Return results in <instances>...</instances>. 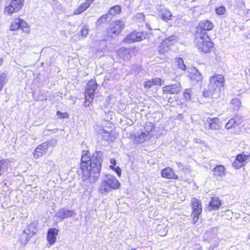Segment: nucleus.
Here are the masks:
<instances>
[{"label":"nucleus","instance_id":"nucleus-31","mask_svg":"<svg viewBox=\"0 0 250 250\" xmlns=\"http://www.w3.org/2000/svg\"><path fill=\"white\" fill-rule=\"evenodd\" d=\"M183 96L186 100H190L194 96L193 90L191 89H186L183 93Z\"/></svg>","mask_w":250,"mask_h":250},{"label":"nucleus","instance_id":"nucleus-25","mask_svg":"<svg viewBox=\"0 0 250 250\" xmlns=\"http://www.w3.org/2000/svg\"><path fill=\"white\" fill-rule=\"evenodd\" d=\"M199 26L201 29L204 31H209L211 30L214 26L213 24L208 20L201 21Z\"/></svg>","mask_w":250,"mask_h":250},{"label":"nucleus","instance_id":"nucleus-1","mask_svg":"<svg viewBox=\"0 0 250 250\" xmlns=\"http://www.w3.org/2000/svg\"><path fill=\"white\" fill-rule=\"evenodd\" d=\"M103 152L101 151L93 153L91 157L86 155L81 158L82 178L83 182L88 179L90 183H95L100 175L101 164L103 162Z\"/></svg>","mask_w":250,"mask_h":250},{"label":"nucleus","instance_id":"nucleus-10","mask_svg":"<svg viewBox=\"0 0 250 250\" xmlns=\"http://www.w3.org/2000/svg\"><path fill=\"white\" fill-rule=\"evenodd\" d=\"M50 146L49 142H44L41 145L38 146L35 149L34 153V157L35 159H38L45 154Z\"/></svg>","mask_w":250,"mask_h":250},{"label":"nucleus","instance_id":"nucleus-6","mask_svg":"<svg viewBox=\"0 0 250 250\" xmlns=\"http://www.w3.org/2000/svg\"><path fill=\"white\" fill-rule=\"evenodd\" d=\"M250 156V154H245L244 152L237 154L232 163V167L235 169H239L244 167Z\"/></svg>","mask_w":250,"mask_h":250},{"label":"nucleus","instance_id":"nucleus-11","mask_svg":"<svg viewBox=\"0 0 250 250\" xmlns=\"http://www.w3.org/2000/svg\"><path fill=\"white\" fill-rule=\"evenodd\" d=\"M125 23L121 21L118 20L112 22L110 25V32L115 35H118L124 28Z\"/></svg>","mask_w":250,"mask_h":250},{"label":"nucleus","instance_id":"nucleus-26","mask_svg":"<svg viewBox=\"0 0 250 250\" xmlns=\"http://www.w3.org/2000/svg\"><path fill=\"white\" fill-rule=\"evenodd\" d=\"M149 139H150L149 137L143 131L138 132L135 137V141L140 144L143 143Z\"/></svg>","mask_w":250,"mask_h":250},{"label":"nucleus","instance_id":"nucleus-53","mask_svg":"<svg viewBox=\"0 0 250 250\" xmlns=\"http://www.w3.org/2000/svg\"><path fill=\"white\" fill-rule=\"evenodd\" d=\"M3 62V59L1 58H0V66L2 64Z\"/></svg>","mask_w":250,"mask_h":250},{"label":"nucleus","instance_id":"nucleus-21","mask_svg":"<svg viewBox=\"0 0 250 250\" xmlns=\"http://www.w3.org/2000/svg\"><path fill=\"white\" fill-rule=\"evenodd\" d=\"M221 205V202L218 197H212L211 201L209 203L208 209L209 211L217 210L220 207Z\"/></svg>","mask_w":250,"mask_h":250},{"label":"nucleus","instance_id":"nucleus-4","mask_svg":"<svg viewBox=\"0 0 250 250\" xmlns=\"http://www.w3.org/2000/svg\"><path fill=\"white\" fill-rule=\"evenodd\" d=\"M196 44L199 51L207 53L210 51L213 46V43L207 34L196 35Z\"/></svg>","mask_w":250,"mask_h":250},{"label":"nucleus","instance_id":"nucleus-27","mask_svg":"<svg viewBox=\"0 0 250 250\" xmlns=\"http://www.w3.org/2000/svg\"><path fill=\"white\" fill-rule=\"evenodd\" d=\"M10 161L8 159H2L0 161V176L8 169Z\"/></svg>","mask_w":250,"mask_h":250},{"label":"nucleus","instance_id":"nucleus-7","mask_svg":"<svg viewBox=\"0 0 250 250\" xmlns=\"http://www.w3.org/2000/svg\"><path fill=\"white\" fill-rule=\"evenodd\" d=\"M34 224H30L27 228L25 229L21 236V243L24 246L30 238L36 233Z\"/></svg>","mask_w":250,"mask_h":250},{"label":"nucleus","instance_id":"nucleus-23","mask_svg":"<svg viewBox=\"0 0 250 250\" xmlns=\"http://www.w3.org/2000/svg\"><path fill=\"white\" fill-rule=\"evenodd\" d=\"M171 45L170 41L166 39L162 42L158 46V52L160 54H164L168 51L169 49V46Z\"/></svg>","mask_w":250,"mask_h":250},{"label":"nucleus","instance_id":"nucleus-22","mask_svg":"<svg viewBox=\"0 0 250 250\" xmlns=\"http://www.w3.org/2000/svg\"><path fill=\"white\" fill-rule=\"evenodd\" d=\"M112 130L106 127H103L98 131V133L102 137L103 139L106 141H111L112 138L111 136Z\"/></svg>","mask_w":250,"mask_h":250},{"label":"nucleus","instance_id":"nucleus-45","mask_svg":"<svg viewBox=\"0 0 250 250\" xmlns=\"http://www.w3.org/2000/svg\"><path fill=\"white\" fill-rule=\"evenodd\" d=\"M153 85H161L162 84V80L159 78H155L152 79Z\"/></svg>","mask_w":250,"mask_h":250},{"label":"nucleus","instance_id":"nucleus-19","mask_svg":"<svg viewBox=\"0 0 250 250\" xmlns=\"http://www.w3.org/2000/svg\"><path fill=\"white\" fill-rule=\"evenodd\" d=\"M192 214H201L202 211L201 203L197 199L193 198L191 200Z\"/></svg>","mask_w":250,"mask_h":250},{"label":"nucleus","instance_id":"nucleus-5","mask_svg":"<svg viewBox=\"0 0 250 250\" xmlns=\"http://www.w3.org/2000/svg\"><path fill=\"white\" fill-rule=\"evenodd\" d=\"M24 0H12L10 4L6 6L4 9V13L8 15H11L21 9L23 6Z\"/></svg>","mask_w":250,"mask_h":250},{"label":"nucleus","instance_id":"nucleus-44","mask_svg":"<svg viewBox=\"0 0 250 250\" xmlns=\"http://www.w3.org/2000/svg\"><path fill=\"white\" fill-rule=\"evenodd\" d=\"M57 115L59 118L63 119L68 118V114L67 113H62L59 111H57Z\"/></svg>","mask_w":250,"mask_h":250},{"label":"nucleus","instance_id":"nucleus-49","mask_svg":"<svg viewBox=\"0 0 250 250\" xmlns=\"http://www.w3.org/2000/svg\"><path fill=\"white\" fill-rule=\"evenodd\" d=\"M193 142L196 144H203V141L198 138H194L193 139Z\"/></svg>","mask_w":250,"mask_h":250},{"label":"nucleus","instance_id":"nucleus-48","mask_svg":"<svg viewBox=\"0 0 250 250\" xmlns=\"http://www.w3.org/2000/svg\"><path fill=\"white\" fill-rule=\"evenodd\" d=\"M193 216V224H195L198 220L199 219V216L200 215V214H192Z\"/></svg>","mask_w":250,"mask_h":250},{"label":"nucleus","instance_id":"nucleus-50","mask_svg":"<svg viewBox=\"0 0 250 250\" xmlns=\"http://www.w3.org/2000/svg\"><path fill=\"white\" fill-rule=\"evenodd\" d=\"M110 162L111 164L110 166H114L115 167L116 165V160L114 158L111 159Z\"/></svg>","mask_w":250,"mask_h":250},{"label":"nucleus","instance_id":"nucleus-17","mask_svg":"<svg viewBox=\"0 0 250 250\" xmlns=\"http://www.w3.org/2000/svg\"><path fill=\"white\" fill-rule=\"evenodd\" d=\"M94 0H86L84 2L81 3L80 6L73 12L74 15H77L81 14L87 9L94 2Z\"/></svg>","mask_w":250,"mask_h":250},{"label":"nucleus","instance_id":"nucleus-8","mask_svg":"<svg viewBox=\"0 0 250 250\" xmlns=\"http://www.w3.org/2000/svg\"><path fill=\"white\" fill-rule=\"evenodd\" d=\"M97 87V84L95 81L90 80L88 82L85 87L84 95L88 97V100H93L95 96V91Z\"/></svg>","mask_w":250,"mask_h":250},{"label":"nucleus","instance_id":"nucleus-13","mask_svg":"<svg viewBox=\"0 0 250 250\" xmlns=\"http://www.w3.org/2000/svg\"><path fill=\"white\" fill-rule=\"evenodd\" d=\"M59 230L55 228L49 229L47 231L46 240L50 246L53 245L56 241V236L58 234Z\"/></svg>","mask_w":250,"mask_h":250},{"label":"nucleus","instance_id":"nucleus-34","mask_svg":"<svg viewBox=\"0 0 250 250\" xmlns=\"http://www.w3.org/2000/svg\"><path fill=\"white\" fill-rule=\"evenodd\" d=\"M175 63L178 65V67L182 70H185L186 69V66L184 63L183 60L182 58H176Z\"/></svg>","mask_w":250,"mask_h":250},{"label":"nucleus","instance_id":"nucleus-9","mask_svg":"<svg viewBox=\"0 0 250 250\" xmlns=\"http://www.w3.org/2000/svg\"><path fill=\"white\" fill-rule=\"evenodd\" d=\"M145 38V36L143 33L133 32L127 36L125 41L127 43H131L142 41Z\"/></svg>","mask_w":250,"mask_h":250},{"label":"nucleus","instance_id":"nucleus-28","mask_svg":"<svg viewBox=\"0 0 250 250\" xmlns=\"http://www.w3.org/2000/svg\"><path fill=\"white\" fill-rule=\"evenodd\" d=\"M129 50L127 48L121 49L119 53L124 61H128L131 57Z\"/></svg>","mask_w":250,"mask_h":250},{"label":"nucleus","instance_id":"nucleus-16","mask_svg":"<svg viewBox=\"0 0 250 250\" xmlns=\"http://www.w3.org/2000/svg\"><path fill=\"white\" fill-rule=\"evenodd\" d=\"M163 177L169 179H177L178 176L175 173L173 170L170 167H167L161 171Z\"/></svg>","mask_w":250,"mask_h":250},{"label":"nucleus","instance_id":"nucleus-30","mask_svg":"<svg viewBox=\"0 0 250 250\" xmlns=\"http://www.w3.org/2000/svg\"><path fill=\"white\" fill-rule=\"evenodd\" d=\"M19 24L20 25V29H21L23 32L27 34L30 33V27L24 20L21 19V21Z\"/></svg>","mask_w":250,"mask_h":250},{"label":"nucleus","instance_id":"nucleus-54","mask_svg":"<svg viewBox=\"0 0 250 250\" xmlns=\"http://www.w3.org/2000/svg\"><path fill=\"white\" fill-rule=\"evenodd\" d=\"M146 27H147L148 29H150V30H151V28H150V26H149L148 24H146Z\"/></svg>","mask_w":250,"mask_h":250},{"label":"nucleus","instance_id":"nucleus-40","mask_svg":"<svg viewBox=\"0 0 250 250\" xmlns=\"http://www.w3.org/2000/svg\"><path fill=\"white\" fill-rule=\"evenodd\" d=\"M216 13L218 15H222L225 14L226 8L223 6H221L215 9Z\"/></svg>","mask_w":250,"mask_h":250},{"label":"nucleus","instance_id":"nucleus-35","mask_svg":"<svg viewBox=\"0 0 250 250\" xmlns=\"http://www.w3.org/2000/svg\"><path fill=\"white\" fill-rule=\"evenodd\" d=\"M190 78L193 81H195L196 82L201 81L202 80V76L199 72L196 70L195 71L194 74H191L190 75Z\"/></svg>","mask_w":250,"mask_h":250},{"label":"nucleus","instance_id":"nucleus-38","mask_svg":"<svg viewBox=\"0 0 250 250\" xmlns=\"http://www.w3.org/2000/svg\"><path fill=\"white\" fill-rule=\"evenodd\" d=\"M7 78L5 74L0 75V92L2 89L3 86L6 83Z\"/></svg>","mask_w":250,"mask_h":250},{"label":"nucleus","instance_id":"nucleus-2","mask_svg":"<svg viewBox=\"0 0 250 250\" xmlns=\"http://www.w3.org/2000/svg\"><path fill=\"white\" fill-rule=\"evenodd\" d=\"M208 89L205 92L203 91L204 97L211 96V98L217 99L220 94L221 89L225 85V78L223 75L215 74L209 79Z\"/></svg>","mask_w":250,"mask_h":250},{"label":"nucleus","instance_id":"nucleus-33","mask_svg":"<svg viewBox=\"0 0 250 250\" xmlns=\"http://www.w3.org/2000/svg\"><path fill=\"white\" fill-rule=\"evenodd\" d=\"M21 21L20 18H17L14 20V21L12 22L10 25V30L12 31H15L20 28V23Z\"/></svg>","mask_w":250,"mask_h":250},{"label":"nucleus","instance_id":"nucleus-36","mask_svg":"<svg viewBox=\"0 0 250 250\" xmlns=\"http://www.w3.org/2000/svg\"><path fill=\"white\" fill-rule=\"evenodd\" d=\"M232 118L235 121L234 123L236 126L240 125L243 122V117L238 114L235 115Z\"/></svg>","mask_w":250,"mask_h":250},{"label":"nucleus","instance_id":"nucleus-47","mask_svg":"<svg viewBox=\"0 0 250 250\" xmlns=\"http://www.w3.org/2000/svg\"><path fill=\"white\" fill-rule=\"evenodd\" d=\"M136 18L144 21L145 15L142 13H139L136 15Z\"/></svg>","mask_w":250,"mask_h":250},{"label":"nucleus","instance_id":"nucleus-29","mask_svg":"<svg viewBox=\"0 0 250 250\" xmlns=\"http://www.w3.org/2000/svg\"><path fill=\"white\" fill-rule=\"evenodd\" d=\"M231 104L234 111H237L239 109L241 105L240 100L238 98L233 99L231 101Z\"/></svg>","mask_w":250,"mask_h":250},{"label":"nucleus","instance_id":"nucleus-24","mask_svg":"<svg viewBox=\"0 0 250 250\" xmlns=\"http://www.w3.org/2000/svg\"><path fill=\"white\" fill-rule=\"evenodd\" d=\"M213 174L215 176L224 177L226 175L225 168L223 165L216 166L212 169Z\"/></svg>","mask_w":250,"mask_h":250},{"label":"nucleus","instance_id":"nucleus-39","mask_svg":"<svg viewBox=\"0 0 250 250\" xmlns=\"http://www.w3.org/2000/svg\"><path fill=\"white\" fill-rule=\"evenodd\" d=\"M235 121H234L233 119L232 118H231L229 122L226 124L225 125V128L227 129H230L233 127H235V126L236 125L235 124Z\"/></svg>","mask_w":250,"mask_h":250},{"label":"nucleus","instance_id":"nucleus-43","mask_svg":"<svg viewBox=\"0 0 250 250\" xmlns=\"http://www.w3.org/2000/svg\"><path fill=\"white\" fill-rule=\"evenodd\" d=\"M153 85L152 80L146 81L144 84L145 88L149 89Z\"/></svg>","mask_w":250,"mask_h":250},{"label":"nucleus","instance_id":"nucleus-51","mask_svg":"<svg viewBox=\"0 0 250 250\" xmlns=\"http://www.w3.org/2000/svg\"><path fill=\"white\" fill-rule=\"evenodd\" d=\"M176 164L178 167H184L183 163L181 162H176Z\"/></svg>","mask_w":250,"mask_h":250},{"label":"nucleus","instance_id":"nucleus-46","mask_svg":"<svg viewBox=\"0 0 250 250\" xmlns=\"http://www.w3.org/2000/svg\"><path fill=\"white\" fill-rule=\"evenodd\" d=\"M88 97H86V96H85V101H84V105L85 107H88L90 105V104H91L93 100L89 101L88 100Z\"/></svg>","mask_w":250,"mask_h":250},{"label":"nucleus","instance_id":"nucleus-12","mask_svg":"<svg viewBox=\"0 0 250 250\" xmlns=\"http://www.w3.org/2000/svg\"><path fill=\"white\" fill-rule=\"evenodd\" d=\"M181 89V86L180 83L168 85L163 88V92L165 94H177Z\"/></svg>","mask_w":250,"mask_h":250},{"label":"nucleus","instance_id":"nucleus-55","mask_svg":"<svg viewBox=\"0 0 250 250\" xmlns=\"http://www.w3.org/2000/svg\"><path fill=\"white\" fill-rule=\"evenodd\" d=\"M146 27H147L148 29H150V30H151V28H150V26H149L148 24H146Z\"/></svg>","mask_w":250,"mask_h":250},{"label":"nucleus","instance_id":"nucleus-14","mask_svg":"<svg viewBox=\"0 0 250 250\" xmlns=\"http://www.w3.org/2000/svg\"><path fill=\"white\" fill-rule=\"evenodd\" d=\"M159 17L164 21H167L171 20L172 14L171 12L164 7H160L157 8Z\"/></svg>","mask_w":250,"mask_h":250},{"label":"nucleus","instance_id":"nucleus-52","mask_svg":"<svg viewBox=\"0 0 250 250\" xmlns=\"http://www.w3.org/2000/svg\"><path fill=\"white\" fill-rule=\"evenodd\" d=\"M212 231H215V234H214V235H215V234H216V232H217V229H216V228H212V229H211V231H212Z\"/></svg>","mask_w":250,"mask_h":250},{"label":"nucleus","instance_id":"nucleus-41","mask_svg":"<svg viewBox=\"0 0 250 250\" xmlns=\"http://www.w3.org/2000/svg\"><path fill=\"white\" fill-rule=\"evenodd\" d=\"M88 28L87 26L83 27L80 33L82 37H86L88 34Z\"/></svg>","mask_w":250,"mask_h":250},{"label":"nucleus","instance_id":"nucleus-32","mask_svg":"<svg viewBox=\"0 0 250 250\" xmlns=\"http://www.w3.org/2000/svg\"><path fill=\"white\" fill-rule=\"evenodd\" d=\"M121 11V6L117 5L111 7L108 11V14L110 15L114 16L119 14Z\"/></svg>","mask_w":250,"mask_h":250},{"label":"nucleus","instance_id":"nucleus-18","mask_svg":"<svg viewBox=\"0 0 250 250\" xmlns=\"http://www.w3.org/2000/svg\"><path fill=\"white\" fill-rule=\"evenodd\" d=\"M74 214V211L72 210H68L64 208H62L57 212L56 216L61 219H63L71 217Z\"/></svg>","mask_w":250,"mask_h":250},{"label":"nucleus","instance_id":"nucleus-20","mask_svg":"<svg viewBox=\"0 0 250 250\" xmlns=\"http://www.w3.org/2000/svg\"><path fill=\"white\" fill-rule=\"evenodd\" d=\"M143 131L146 133L147 136L150 139L152 137L154 136L155 134V126L152 123H146L145 124Z\"/></svg>","mask_w":250,"mask_h":250},{"label":"nucleus","instance_id":"nucleus-3","mask_svg":"<svg viewBox=\"0 0 250 250\" xmlns=\"http://www.w3.org/2000/svg\"><path fill=\"white\" fill-rule=\"evenodd\" d=\"M120 187V183L115 176L106 174L101 181L98 190L100 194L105 195L113 190L119 188Z\"/></svg>","mask_w":250,"mask_h":250},{"label":"nucleus","instance_id":"nucleus-37","mask_svg":"<svg viewBox=\"0 0 250 250\" xmlns=\"http://www.w3.org/2000/svg\"><path fill=\"white\" fill-rule=\"evenodd\" d=\"M109 14H106L102 16L97 21L96 23L97 24H100L102 23H104L109 19Z\"/></svg>","mask_w":250,"mask_h":250},{"label":"nucleus","instance_id":"nucleus-42","mask_svg":"<svg viewBox=\"0 0 250 250\" xmlns=\"http://www.w3.org/2000/svg\"><path fill=\"white\" fill-rule=\"evenodd\" d=\"M109 167L110 169L113 170L119 177L121 176V169L119 167L117 166L115 167L114 166H109Z\"/></svg>","mask_w":250,"mask_h":250},{"label":"nucleus","instance_id":"nucleus-56","mask_svg":"<svg viewBox=\"0 0 250 250\" xmlns=\"http://www.w3.org/2000/svg\"><path fill=\"white\" fill-rule=\"evenodd\" d=\"M210 231H208V232H207L206 234L208 235V234L210 233Z\"/></svg>","mask_w":250,"mask_h":250},{"label":"nucleus","instance_id":"nucleus-15","mask_svg":"<svg viewBox=\"0 0 250 250\" xmlns=\"http://www.w3.org/2000/svg\"><path fill=\"white\" fill-rule=\"evenodd\" d=\"M204 123L205 125H208V128L210 129L217 130L220 128L218 118H208L205 121Z\"/></svg>","mask_w":250,"mask_h":250}]
</instances>
